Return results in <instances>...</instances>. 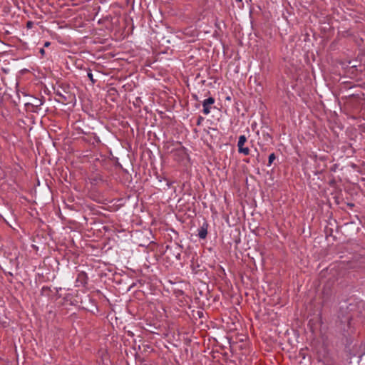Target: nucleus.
<instances>
[{
    "label": "nucleus",
    "instance_id": "obj_1",
    "mask_svg": "<svg viewBox=\"0 0 365 365\" xmlns=\"http://www.w3.org/2000/svg\"><path fill=\"white\" fill-rule=\"evenodd\" d=\"M246 141L247 138L245 135H242L239 137L237 142L238 152L244 154L245 155H248L250 154V149L249 148L244 146Z\"/></svg>",
    "mask_w": 365,
    "mask_h": 365
},
{
    "label": "nucleus",
    "instance_id": "obj_2",
    "mask_svg": "<svg viewBox=\"0 0 365 365\" xmlns=\"http://www.w3.org/2000/svg\"><path fill=\"white\" fill-rule=\"evenodd\" d=\"M215 100L212 97H210L207 99H205L202 101V107H203L202 113L205 115H208L210 113L211 106L213 105L215 103Z\"/></svg>",
    "mask_w": 365,
    "mask_h": 365
},
{
    "label": "nucleus",
    "instance_id": "obj_3",
    "mask_svg": "<svg viewBox=\"0 0 365 365\" xmlns=\"http://www.w3.org/2000/svg\"><path fill=\"white\" fill-rule=\"evenodd\" d=\"M207 235V228H205L204 227H200V229L199 230V232H198L199 237L201 239H205Z\"/></svg>",
    "mask_w": 365,
    "mask_h": 365
},
{
    "label": "nucleus",
    "instance_id": "obj_4",
    "mask_svg": "<svg viewBox=\"0 0 365 365\" xmlns=\"http://www.w3.org/2000/svg\"><path fill=\"white\" fill-rule=\"evenodd\" d=\"M78 280L82 281L83 283H87V275L85 272H81L78 275Z\"/></svg>",
    "mask_w": 365,
    "mask_h": 365
},
{
    "label": "nucleus",
    "instance_id": "obj_5",
    "mask_svg": "<svg viewBox=\"0 0 365 365\" xmlns=\"http://www.w3.org/2000/svg\"><path fill=\"white\" fill-rule=\"evenodd\" d=\"M275 158H276V156H275L274 153H271L269 155V160H268V166H270L272 165V163L275 160Z\"/></svg>",
    "mask_w": 365,
    "mask_h": 365
},
{
    "label": "nucleus",
    "instance_id": "obj_6",
    "mask_svg": "<svg viewBox=\"0 0 365 365\" xmlns=\"http://www.w3.org/2000/svg\"><path fill=\"white\" fill-rule=\"evenodd\" d=\"M87 76L89 78V79L91 81L92 83L93 84L95 83L96 81L93 78V74L91 73V69H88Z\"/></svg>",
    "mask_w": 365,
    "mask_h": 365
},
{
    "label": "nucleus",
    "instance_id": "obj_7",
    "mask_svg": "<svg viewBox=\"0 0 365 365\" xmlns=\"http://www.w3.org/2000/svg\"><path fill=\"white\" fill-rule=\"evenodd\" d=\"M203 120H204V118L202 116H199L197 118V125H200Z\"/></svg>",
    "mask_w": 365,
    "mask_h": 365
},
{
    "label": "nucleus",
    "instance_id": "obj_8",
    "mask_svg": "<svg viewBox=\"0 0 365 365\" xmlns=\"http://www.w3.org/2000/svg\"><path fill=\"white\" fill-rule=\"evenodd\" d=\"M33 26V22L32 21H28L26 24V27L28 29H31Z\"/></svg>",
    "mask_w": 365,
    "mask_h": 365
},
{
    "label": "nucleus",
    "instance_id": "obj_9",
    "mask_svg": "<svg viewBox=\"0 0 365 365\" xmlns=\"http://www.w3.org/2000/svg\"><path fill=\"white\" fill-rule=\"evenodd\" d=\"M235 1H236V2H237V3H241V4H242V6H239L240 8L243 7L242 0H235Z\"/></svg>",
    "mask_w": 365,
    "mask_h": 365
},
{
    "label": "nucleus",
    "instance_id": "obj_10",
    "mask_svg": "<svg viewBox=\"0 0 365 365\" xmlns=\"http://www.w3.org/2000/svg\"><path fill=\"white\" fill-rule=\"evenodd\" d=\"M49 45H50V42H48V41L44 43V46H46V47L48 46Z\"/></svg>",
    "mask_w": 365,
    "mask_h": 365
},
{
    "label": "nucleus",
    "instance_id": "obj_11",
    "mask_svg": "<svg viewBox=\"0 0 365 365\" xmlns=\"http://www.w3.org/2000/svg\"><path fill=\"white\" fill-rule=\"evenodd\" d=\"M40 52L43 54V53H44V50L43 48H41Z\"/></svg>",
    "mask_w": 365,
    "mask_h": 365
}]
</instances>
